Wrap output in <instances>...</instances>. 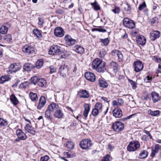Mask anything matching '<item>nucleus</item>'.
Instances as JSON below:
<instances>
[{
  "mask_svg": "<svg viewBox=\"0 0 161 161\" xmlns=\"http://www.w3.org/2000/svg\"><path fill=\"white\" fill-rule=\"evenodd\" d=\"M29 97L31 100L32 101H36L38 99L37 94L35 93H33L32 92L30 93Z\"/></svg>",
  "mask_w": 161,
  "mask_h": 161,
  "instance_id": "26",
  "label": "nucleus"
},
{
  "mask_svg": "<svg viewBox=\"0 0 161 161\" xmlns=\"http://www.w3.org/2000/svg\"><path fill=\"white\" fill-rule=\"evenodd\" d=\"M102 104L100 103H97L95 105V108L92 109V111H94V109L96 111H98L102 109Z\"/></svg>",
  "mask_w": 161,
  "mask_h": 161,
  "instance_id": "35",
  "label": "nucleus"
},
{
  "mask_svg": "<svg viewBox=\"0 0 161 161\" xmlns=\"http://www.w3.org/2000/svg\"><path fill=\"white\" fill-rule=\"evenodd\" d=\"M16 134L18 137L20 138V139L25 140L27 138L25 134L20 129H18L16 130Z\"/></svg>",
  "mask_w": 161,
  "mask_h": 161,
  "instance_id": "12",
  "label": "nucleus"
},
{
  "mask_svg": "<svg viewBox=\"0 0 161 161\" xmlns=\"http://www.w3.org/2000/svg\"><path fill=\"white\" fill-rule=\"evenodd\" d=\"M49 111H60L58 105L54 103H50L48 107Z\"/></svg>",
  "mask_w": 161,
  "mask_h": 161,
  "instance_id": "14",
  "label": "nucleus"
},
{
  "mask_svg": "<svg viewBox=\"0 0 161 161\" xmlns=\"http://www.w3.org/2000/svg\"><path fill=\"white\" fill-rule=\"evenodd\" d=\"M22 50L24 52L28 54L33 53L34 51V48L33 47L27 45H24L22 47Z\"/></svg>",
  "mask_w": 161,
  "mask_h": 161,
  "instance_id": "10",
  "label": "nucleus"
},
{
  "mask_svg": "<svg viewBox=\"0 0 161 161\" xmlns=\"http://www.w3.org/2000/svg\"><path fill=\"white\" fill-rule=\"evenodd\" d=\"M74 50L77 53L80 54H82L84 52V48L80 46H76L74 47Z\"/></svg>",
  "mask_w": 161,
  "mask_h": 161,
  "instance_id": "23",
  "label": "nucleus"
},
{
  "mask_svg": "<svg viewBox=\"0 0 161 161\" xmlns=\"http://www.w3.org/2000/svg\"><path fill=\"white\" fill-rule=\"evenodd\" d=\"M159 149V145L158 144H156L155 145L154 148L153 149H152V150H153L155 152L158 153Z\"/></svg>",
  "mask_w": 161,
  "mask_h": 161,
  "instance_id": "54",
  "label": "nucleus"
},
{
  "mask_svg": "<svg viewBox=\"0 0 161 161\" xmlns=\"http://www.w3.org/2000/svg\"><path fill=\"white\" fill-rule=\"evenodd\" d=\"M91 4L95 10H98L100 9V7L97 2H95L91 3Z\"/></svg>",
  "mask_w": 161,
  "mask_h": 161,
  "instance_id": "40",
  "label": "nucleus"
},
{
  "mask_svg": "<svg viewBox=\"0 0 161 161\" xmlns=\"http://www.w3.org/2000/svg\"><path fill=\"white\" fill-rule=\"evenodd\" d=\"M28 84V82L25 81L19 85V87L20 88H23L26 87L27 86Z\"/></svg>",
  "mask_w": 161,
  "mask_h": 161,
  "instance_id": "44",
  "label": "nucleus"
},
{
  "mask_svg": "<svg viewBox=\"0 0 161 161\" xmlns=\"http://www.w3.org/2000/svg\"><path fill=\"white\" fill-rule=\"evenodd\" d=\"M9 80L8 75L3 76L0 78V83H3L5 81H8Z\"/></svg>",
  "mask_w": 161,
  "mask_h": 161,
  "instance_id": "32",
  "label": "nucleus"
},
{
  "mask_svg": "<svg viewBox=\"0 0 161 161\" xmlns=\"http://www.w3.org/2000/svg\"><path fill=\"white\" fill-rule=\"evenodd\" d=\"M79 95L80 97L87 98L89 97L88 92L86 90H82L79 92Z\"/></svg>",
  "mask_w": 161,
  "mask_h": 161,
  "instance_id": "21",
  "label": "nucleus"
},
{
  "mask_svg": "<svg viewBox=\"0 0 161 161\" xmlns=\"http://www.w3.org/2000/svg\"><path fill=\"white\" fill-rule=\"evenodd\" d=\"M74 145V143L72 142L68 141L66 142V147L67 149L70 150L73 149Z\"/></svg>",
  "mask_w": 161,
  "mask_h": 161,
  "instance_id": "29",
  "label": "nucleus"
},
{
  "mask_svg": "<svg viewBox=\"0 0 161 161\" xmlns=\"http://www.w3.org/2000/svg\"><path fill=\"white\" fill-rule=\"evenodd\" d=\"M8 124L7 121L3 120L2 118H0V126H4L7 125Z\"/></svg>",
  "mask_w": 161,
  "mask_h": 161,
  "instance_id": "38",
  "label": "nucleus"
},
{
  "mask_svg": "<svg viewBox=\"0 0 161 161\" xmlns=\"http://www.w3.org/2000/svg\"><path fill=\"white\" fill-rule=\"evenodd\" d=\"M80 146L83 149H89L92 147V144L90 140L84 139L80 142Z\"/></svg>",
  "mask_w": 161,
  "mask_h": 161,
  "instance_id": "2",
  "label": "nucleus"
},
{
  "mask_svg": "<svg viewBox=\"0 0 161 161\" xmlns=\"http://www.w3.org/2000/svg\"><path fill=\"white\" fill-rule=\"evenodd\" d=\"M47 82L46 80L43 78H39L38 80L37 84L41 87H45L47 85Z\"/></svg>",
  "mask_w": 161,
  "mask_h": 161,
  "instance_id": "24",
  "label": "nucleus"
},
{
  "mask_svg": "<svg viewBox=\"0 0 161 161\" xmlns=\"http://www.w3.org/2000/svg\"><path fill=\"white\" fill-rule=\"evenodd\" d=\"M110 68L113 69V72L115 73L117 72L118 69L117 63L114 61H112L110 63Z\"/></svg>",
  "mask_w": 161,
  "mask_h": 161,
  "instance_id": "19",
  "label": "nucleus"
},
{
  "mask_svg": "<svg viewBox=\"0 0 161 161\" xmlns=\"http://www.w3.org/2000/svg\"><path fill=\"white\" fill-rule=\"evenodd\" d=\"M128 80L131 84L133 89H135L136 87V83L134 81L129 79Z\"/></svg>",
  "mask_w": 161,
  "mask_h": 161,
  "instance_id": "48",
  "label": "nucleus"
},
{
  "mask_svg": "<svg viewBox=\"0 0 161 161\" xmlns=\"http://www.w3.org/2000/svg\"><path fill=\"white\" fill-rule=\"evenodd\" d=\"M85 77L86 80L91 82H94L96 79L95 75L92 73L87 72L84 75Z\"/></svg>",
  "mask_w": 161,
  "mask_h": 161,
  "instance_id": "11",
  "label": "nucleus"
},
{
  "mask_svg": "<svg viewBox=\"0 0 161 161\" xmlns=\"http://www.w3.org/2000/svg\"><path fill=\"white\" fill-rule=\"evenodd\" d=\"M119 51L115 49L114 50L112 51L111 53V54L113 56H115L116 55H117L118 53H119Z\"/></svg>",
  "mask_w": 161,
  "mask_h": 161,
  "instance_id": "62",
  "label": "nucleus"
},
{
  "mask_svg": "<svg viewBox=\"0 0 161 161\" xmlns=\"http://www.w3.org/2000/svg\"><path fill=\"white\" fill-rule=\"evenodd\" d=\"M49 158V157L47 155H45L42 157L40 158V161H47Z\"/></svg>",
  "mask_w": 161,
  "mask_h": 161,
  "instance_id": "50",
  "label": "nucleus"
},
{
  "mask_svg": "<svg viewBox=\"0 0 161 161\" xmlns=\"http://www.w3.org/2000/svg\"><path fill=\"white\" fill-rule=\"evenodd\" d=\"M117 56L118 57V60L119 62L122 61L123 59V55L121 52H119V53H118Z\"/></svg>",
  "mask_w": 161,
  "mask_h": 161,
  "instance_id": "45",
  "label": "nucleus"
},
{
  "mask_svg": "<svg viewBox=\"0 0 161 161\" xmlns=\"http://www.w3.org/2000/svg\"><path fill=\"white\" fill-rule=\"evenodd\" d=\"M51 113L50 111H45V116L46 118L49 119L50 118Z\"/></svg>",
  "mask_w": 161,
  "mask_h": 161,
  "instance_id": "61",
  "label": "nucleus"
},
{
  "mask_svg": "<svg viewBox=\"0 0 161 161\" xmlns=\"http://www.w3.org/2000/svg\"><path fill=\"white\" fill-rule=\"evenodd\" d=\"M160 36V33L158 31H153L150 33V38L151 40L153 41H154L156 39L159 38Z\"/></svg>",
  "mask_w": 161,
  "mask_h": 161,
  "instance_id": "13",
  "label": "nucleus"
},
{
  "mask_svg": "<svg viewBox=\"0 0 161 161\" xmlns=\"http://www.w3.org/2000/svg\"><path fill=\"white\" fill-rule=\"evenodd\" d=\"M34 68V65L30 63H26L23 66L24 69L26 71H31L32 69Z\"/></svg>",
  "mask_w": 161,
  "mask_h": 161,
  "instance_id": "20",
  "label": "nucleus"
},
{
  "mask_svg": "<svg viewBox=\"0 0 161 161\" xmlns=\"http://www.w3.org/2000/svg\"><path fill=\"white\" fill-rule=\"evenodd\" d=\"M54 33L56 36L62 37L64 36L65 32L62 28L60 27H57L54 29Z\"/></svg>",
  "mask_w": 161,
  "mask_h": 161,
  "instance_id": "6",
  "label": "nucleus"
},
{
  "mask_svg": "<svg viewBox=\"0 0 161 161\" xmlns=\"http://www.w3.org/2000/svg\"><path fill=\"white\" fill-rule=\"evenodd\" d=\"M151 96L153 102L155 103L160 99L159 94L155 92H153L151 93Z\"/></svg>",
  "mask_w": 161,
  "mask_h": 161,
  "instance_id": "17",
  "label": "nucleus"
},
{
  "mask_svg": "<svg viewBox=\"0 0 161 161\" xmlns=\"http://www.w3.org/2000/svg\"><path fill=\"white\" fill-rule=\"evenodd\" d=\"M106 54L105 50L104 49H102L99 52V56L101 58H103Z\"/></svg>",
  "mask_w": 161,
  "mask_h": 161,
  "instance_id": "47",
  "label": "nucleus"
},
{
  "mask_svg": "<svg viewBox=\"0 0 161 161\" xmlns=\"http://www.w3.org/2000/svg\"><path fill=\"white\" fill-rule=\"evenodd\" d=\"M50 73L52 74L56 71V69L53 66H51L50 67Z\"/></svg>",
  "mask_w": 161,
  "mask_h": 161,
  "instance_id": "64",
  "label": "nucleus"
},
{
  "mask_svg": "<svg viewBox=\"0 0 161 161\" xmlns=\"http://www.w3.org/2000/svg\"><path fill=\"white\" fill-rule=\"evenodd\" d=\"M39 78L37 76H33L31 79V83L35 85L37 84Z\"/></svg>",
  "mask_w": 161,
  "mask_h": 161,
  "instance_id": "31",
  "label": "nucleus"
},
{
  "mask_svg": "<svg viewBox=\"0 0 161 161\" xmlns=\"http://www.w3.org/2000/svg\"><path fill=\"white\" fill-rule=\"evenodd\" d=\"M148 114L153 116H158L159 114V111H149Z\"/></svg>",
  "mask_w": 161,
  "mask_h": 161,
  "instance_id": "46",
  "label": "nucleus"
},
{
  "mask_svg": "<svg viewBox=\"0 0 161 161\" xmlns=\"http://www.w3.org/2000/svg\"><path fill=\"white\" fill-rule=\"evenodd\" d=\"M8 28L5 26H2L0 28V32L3 34H6L8 32Z\"/></svg>",
  "mask_w": 161,
  "mask_h": 161,
  "instance_id": "33",
  "label": "nucleus"
},
{
  "mask_svg": "<svg viewBox=\"0 0 161 161\" xmlns=\"http://www.w3.org/2000/svg\"><path fill=\"white\" fill-rule=\"evenodd\" d=\"M123 25L125 27L130 29L133 28L135 26L134 22L127 18H125L123 19Z\"/></svg>",
  "mask_w": 161,
  "mask_h": 161,
  "instance_id": "5",
  "label": "nucleus"
},
{
  "mask_svg": "<svg viewBox=\"0 0 161 161\" xmlns=\"http://www.w3.org/2000/svg\"><path fill=\"white\" fill-rule=\"evenodd\" d=\"M25 129L26 131L33 135H35L36 133V131L34 130V128L31 126L30 124H27L26 125Z\"/></svg>",
  "mask_w": 161,
  "mask_h": 161,
  "instance_id": "16",
  "label": "nucleus"
},
{
  "mask_svg": "<svg viewBox=\"0 0 161 161\" xmlns=\"http://www.w3.org/2000/svg\"><path fill=\"white\" fill-rule=\"evenodd\" d=\"M46 103V99L45 97L43 96H42L40 98L39 102L37 106V108L39 109H41L45 105Z\"/></svg>",
  "mask_w": 161,
  "mask_h": 161,
  "instance_id": "15",
  "label": "nucleus"
},
{
  "mask_svg": "<svg viewBox=\"0 0 161 161\" xmlns=\"http://www.w3.org/2000/svg\"><path fill=\"white\" fill-rule=\"evenodd\" d=\"M98 84L99 86L104 88H106L108 86L107 83L101 79H99Z\"/></svg>",
  "mask_w": 161,
  "mask_h": 161,
  "instance_id": "22",
  "label": "nucleus"
},
{
  "mask_svg": "<svg viewBox=\"0 0 161 161\" xmlns=\"http://www.w3.org/2000/svg\"><path fill=\"white\" fill-rule=\"evenodd\" d=\"M112 127L115 131L119 132L124 129V125L122 122L117 121L113 124Z\"/></svg>",
  "mask_w": 161,
  "mask_h": 161,
  "instance_id": "3",
  "label": "nucleus"
},
{
  "mask_svg": "<svg viewBox=\"0 0 161 161\" xmlns=\"http://www.w3.org/2000/svg\"><path fill=\"white\" fill-rule=\"evenodd\" d=\"M64 40L66 44L69 46H71L74 45L75 43L76 40L72 38L71 36L68 35H65Z\"/></svg>",
  "mask_w": 161,
  "mask_h": 161,
  "instance_id": "9",
  "label": "nucleus"
},
{
  "mask_svg": "<svg viewBox=\"0 0 161 161\" xmlns=\"http://www.w3.org/2000/svg\"><path fill=\"white\" fill-rule=\"evenodd\" d=\"M14 64H11L9 68L8 71L11 74L15 73V70H14Z\"/></svg>",
  "mask_w": 161,
  "mask_h": 161,
  "instance_id": "41",
  "label": "nucleus"
},
{
  "mask_svg": "<svg viewBox=\"0 0 161 161\" xmlns=\"http://www.w3.org/2000/svg\"><path fill=\"white\" fill-rule=\"evenodd\" d=\"M84 107L85 108L84 111H89L90 109V105L88 104H85L84 105Z\"/></svg>",
  "mask_w": 161,
  "mask_h": 161,
  "instance_id": "63",
  "label": "nucleus"
},
{
  "mask_svg": "<svg viewBox=\"0 0 161 161\" xmlns=\"http://www.w3.org/2000/svg\"><path fill=\"white\" fill-rule=\"evenodd\" d=\"M34 34L36 35L37 38L42 37V34L40 31L37 29H35L33 31Z\"/></svg>",
  "mask_w": 161,
  "mask_h": 161,
  "instance_id": "36",
  "label": "nucleus"
},
{
  "mask_svg": "<svg viewBox=\"0 0 161 161\" xmlns=\"http://www.w3.org/2000/svg\"><path fill=\"white\" fill-rule=\"evenodd\" d=\"M112 10L115 14L119 13L120 11V9L118 7H115L114 9H113Z\"/></svg>",
  "mask_w": 161,
  "mask_h": 161,
  "instance_id": "57",
  "label": "nucleus"
},
{
  "mask_svg": "<svg viewBox=\"0 0 161 161\" xmlns=\"http://www.w3.org/2000/svg\"><path fill=\"white\" fill-rule=\"evenodd\" d=\"M43 64V60L42 59H40L37 60L36 62V67L37 69L41 68Z\"/></svg>",
  "mask_w": 161,
  "mask_h": 161,
  "instance_id": "27",
  "label": "nucleus"
},
{
  "mask_svg": "<svg viewBox=\"0 0 161 161\" xmlns=\"http://www.w3.org/2000/svg\"><path fill=\"white\" fill-rule=\"evenodd\" d=\"M152 77L150 76H147L144 80L146 82H149L152 81Z\"/></svg>",
  "mask_w": 161,
  "mask_h": 161,
  "instance_id": "56",
  "label": "nucleus"
},
{
  "mask_svg": "<svg viewBox=\"0 0 161 161\" xmlns=\"http://www.w3.org/2000/svg\"><path fill=\"white\" fill-rule=\"evenodd\" d=\"M118 105L119 106H122L124 103L123 100L122 98H118L117 99Z\"/></svg>",
  "mask_w": 161,
  "mask_h": 161,
  "instance_id": "53",
  "label": "nucleus"
},
{
  "mask_svg": "<svg viewBox=\"0 0 161 161\" xmlns=\"http://www.w3.org/2000/svg\"><path fill=\"white\" fill-rule=\"evenodd\" d=\"M112 104L113 106L114 107H116L119 106L118 101L116 100H113L112 102Z\"/></svg>",
  "mask_w": 161,
  "mask_h": 161,
  "instance_id": "58",
  "label": "nucleus"
},
{
  "mask_svg": "<svg viewBox=\"0 0 161 161\" xmlns=\"http://www.w3.org/2000/svg\"><path fill=\"white\" fill-rule=\"evenodd\" d=\"M63 115L62 111H55L54 115V116L58 118H62Z\"/></svg>",
  "mask_w": 161,
  "mask_h": 161,
  "instance_id": "37",
  "label": "nucleus"
},
{
  "mask_svg": "<svg viewBox=\"0 0 161 161\" xmlns=\"http://www.w3.org/2000/svg\"><path fill=\"white\" fill-rule=\"evenodd\" d=\"M38 24L39 25H42L44 23V21L43 18L41 17H38Z\"/></svg>",
  "mask_w": 161,
  "mask_h": 161,
  "instance_id": "55",
  "label": "nucleus"
},
{
  "mask_svg": "<svg viewBox=\"0 0 161 161\" xmlns=\"http://www.w3.org/2000/svg\"><path fill=\"white\" fill-rule=\"evenodd\" d=\"M122 111H113L114 116L116 118H119L121 117L122 115Z\"/></svg>",
  "mask_w": 161,
  "mask_h": 161,
  "instance_id": "34",
  "label": "nucleus"
},
{
  "mask_svg": "<svg viewBox=\"0 0 161 161\" xmlns=\"http://www.w3.org/2000/svg\"><path fill=\"white\" fill-rule=\"evenodd\" d=\"M4 39L7 42H10L12 40V37L11 35L8 34L4 37Z\"/></svg>",
  "mask_w": 161,
  "mask_h": 161,
  "instance_id": "43",
  "label": "nucleus"
},
{
  "mask_svg": "<svg viewBox=\"0 0 161 161\" xmlns=\"http://www.w3.org/2000/svg\"><path fill=\"white\" fill-rule=\"evenodd\" d=\"M136 38V41L138 44L142 45H143L145 44L146 39L144 36L141 37L140 36H137Z\"/></svg>",
  "mask_w": 161,
  "mask_h": 161,
  "instance_id": "18",
  "label": "nucleus"
},
{
  "mask_svg": "<svg viewBox=\"0 0 161 161\" xmlns=\"http://www.w3.org/2000/svg\"><path fill=\"white\" fill-rule=\"evenodd\" d=\"M92 31H98L99 32H105L106 31V30L104 29L103 28H93L92 29Z\"/></svg>",
  "mask_w": 161,
  "mask_h": 161,
  "instance_id": "49",
  "label": "nucleus"
},
{
  "mask_svg": "<svg viewBox=\"0 0 161 161\" xmlns=\"http://www.w3.org/2000/svg\"><path fill=\"white\" fill-rule=\"evenodd\" d=\"M100 41L103 44L104 46H106L109 43V41L108 38H106L105 39H100Z\"/></svg>",
  "mask_w": 161,
  "mask_h": 161,
  "instance_id": "39",
  "label": "nucleus"
},
{
  "mask_svg": "<svg viewBox=\"0 0 161 161\" xmlns=\"http://www.w3.org/2000/svg\"><path fill=\"white\" fill-rule=\"evenodd\" d=\"M146 3L145 2H144L142 4L140 5L139 7V9L140 10H142L146 7Z\"/></svg>",
  "mask_w": 161,
  "mask_h": 161,
  "instance_id": "52",
  "label": "nucleus"
},
{
  "mask_svg": "<svg viewBox=\"0 0 161 161\" xmlns=\"http://www.w3.org/2000/svg\"><path fill=\"white\" fill-rule=\"evenodd\" d=\"M110 156L108 154L103 157L101 161H109V158Z\"/></svg>",
  "mask_w": 161,
  "mask_h": 161,
  "instance_id": "59",
  "label": "nucleus"
},
{
  "mask_svg": "<svg viewBox=\"0 0 161 161\" xmlns=\"http://www.w3.org/2000/svg\"><path fill=\"white\" fill-rule=\"evenodd\" d=\"M60 49V47L57 45H53L51 47L49 51V54L50 55H54L58 54Z\"/></svg>",
  "mask_w": 161,
  "mask_h": 161,
  "instance_id": "7",
  "label": "nucleus"
},
{
  "mask_svg": "<svg viewBox=\"0 0 161 161\" xmlns=\"http://www.w3.org/2000/svg\"><path fill=\"white\" fill-rule=\"evenodd\" d=\"M148 154V153L147 150H143L139 154V158L141 159L144 158L147 156Z\"/></svg>",
  "mask_w": 161,
  "mask_h": 161,
  "instance_id": "28",
  "label": "nucleus"
},
{
  "mask_svg": "<svg viewBox=\"0 0 161 161\" xmlns=\"http://www.w3.org/2000/svg\"><path fill=\"white\" fill-rule=\"evenodd\" d=\"M134 70L136 72L141 71L143 69V65L142 63L139 61H137L134 62Z\"/></svg>",
  "mask_w": 161,
  "mask_h": 161,
  "instance_id": "8",
  "label": "nucleus"
},
{
  "mask_svg": "<svg viewBox=\"0 0 161 161\" xmlns=\"http://www.w3.org/2000/svg\"><path fill=\"white\" fill-rule=\"evenodd\" d=\"M105 63L102 59L97 58L93 60L92 63V68L99 72H104L106 70Z\"/></svg>",
  "mask_w": 161,
  "mask_h": 161,
  "instance_id": "1",
  "label": "nucleus"
},
{
  "mask_svg": "<svg viewBox=\"0 0 161 161\" xmlns=\"http://www.w3.org/2000/svg\"><path fill=\"white\" fill-rule=\"evenodd\" d=\"M21 69V67L19 64H15L14 67V70H15V73L19 70Z\"/></svg>",
  "mask_w": 161,
  "mask_h": 161,
  "instance_id": "42",
  "label": "nucleus"
},
{
  "mask_svg": "<svg viewBox=\"0 0 161 161\" xmlns=\"http://www.w3.org/2000/svg\"><path fill=\"white\" fill-rule=\"evenodd\" d=\"M10 100L14 105L17 104L19 103V101L16 97L13 94L10 96Z\"/></svg>",
  "mask_w": 161,
  "mask_h": 161,
  "instance_id": "30",
  "label": "nucleus"
},
{
  "mask_svg": "<svg viewBox=\"0 0 161 161\" xmlns=\"http://www.w3.org/2000/svg\"><path fill=\"white\" fill-rule=\"evenodd\" d=\"M140 146V143L138 141L131 142L127 147V150L129 151H134L138 149Z\"/></svg>",
  "mask_w": 161,
  "mask_h": 161,
  "instance_id": "4",
  "label": "nucleus"
},
{
  "mask_svg": "<svg viewBox=\"0 0 161 161\" xmlns=\"http://www.w3.org/2000/svg\"><path fill=\"white\" fill-rule=\"evenodd\" d=\"M124 9L127 11L131 10V7L130 5L128 3H126L124 5Z\"/></svg>",
  "mask_w": 161,
  "mask_h": 161,
  "instance_id": "51",
  "label": "nucleus"
},
{
  "mask_svg": "<svg viewBox=\"0 0 161 161\" xmlns=\"http://www.w3.org/2000/svg\"><path fill=\"white\" fill-rule=\"evenodd\" d=\"M67 69V67L65 65H63L61 66L59 69V73L60 75H64Z\"/></svg>",
  "mask_w": 161,
  "mask_h": 161,
  "instance_id": "25",
  "label": "nucleus"
},
{
  "mask_svg": "<svg viewBox=\"0 0 161 161\" xmlns=\"http://www.w3.org/2000/svg\"><path fill=\"white\" fill-rule=\"evenodd\" d=\"M58 54L60 56V57L62 58H65L67 57V55H65L63 52H62L60 51L58 53Z\"/></svg>",
  "mask_w": 161,
  "mask_h": 161,
  "instance_id": "60",
  "label": "nucleus"
}]
</instances>
